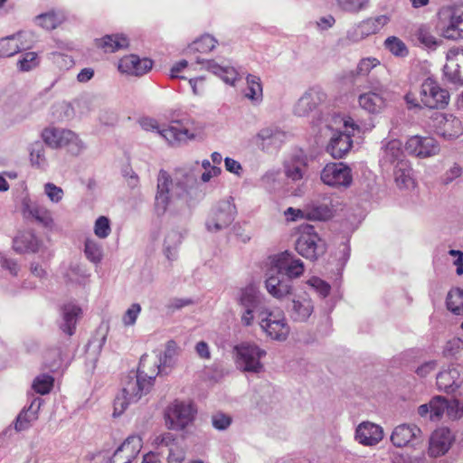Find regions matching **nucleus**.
<instances>
[{
    "instance_id": "nucleus-17",
    "label": "nucleus",
    "mask_w": 463,
    "mask_h": 463,
    "mask_svg": "<svg viewBox=\"0 0 463 463\" xmlns=\"http://www.w3.org/2000/svg\"><path fill=\"white\" fill-rule=\"evenodd\" d=\"M261 328L273 339L285 340L289 333L285 316L282 312H269L260 321Z\"/></svg>"
},
{
    "instance_id": "nucleus-46",
    "label": "nucleus",
    "mask_w": 463,
    "mask_h": 463,
    "mask_svg": "<svg viewBox=\"0 0 463 463\" xmlns=\"http://www.w3.org/2000/svg\"><path fill=\"white\" fill-rule=\"evenodd\" d=\"M54 378L48 374L37 376L33 383V389L42 395L48 393L53 386Z\"/></svg>"
},
{
    "instance_id": "nucleus-47",
    "label": "nucleus",
    "mask_w": 463,
    "mask_h": 463,
    "mask_svg": "<svg viewBox=\"0 0 463 463\" xmlns=\"http://www.w3.org/2000/svg\"><path fill=\"white\" fill-rule=\"evenodd\" d=\"M216 43L217 42L213 36L206 34L194 41L191 48L198 52H209L214 49Z\"/></svg>"
},
{
    "instance_id": "nucleus-20",
    "label": "nucleus",
    "mask_w": 463,
    "mask_h": 463,
    "mask_svg": "<svg viewBox=\"0 0 463 463\" xmlns=\"http://www.w3.org/2000/svg\"><path fill=\"white\" fill-rule=\"evenodd\" d=\"M143 442L139 436H129L114 452L110 463H130L139 453Z\"/></svg>"
},
{
    "instance_id": "nucleus-24",
    "label": "nucleus",
    "mask_w": 463,
    "mask_h": 463,
    "mask_svg": "<svg viewBox=\"0 0 463 463\" xmlns=\"http://www.w3.org/2000/svg\"><path fill=\"white\" fill-rule=\"evenodd\" d=\"M383 92L382 87H377L373 90L361 94L358 98L360 107L372 114L381 112L386 106Z\"/></svg>"
},
{
    "instance_id": "nucleus-59",
    "label": "nucleus",
    "mask_w": 463,
    "mask_h": 463,
    "mask_svg": "<svg viewBox=\"0 0 463 463\" xmlns=\"http://www.w3.org/2000/svg\"><path fill=\"white\" fill-rule=\"evenodd\" d=\"M189 84L191 85L193 92L195 95L203 93V91L205 90L203 77H197V78L190 79Z\"/></svg>"
},
{
    "instance_id": "nucleus-44",
    "label": "nucleus",
    "mask_w": 463,
    "mask_h": 463,
    "mask_svg": "<svg viewBox=\"0 0 463 463\" xmlns=\"http://www.w3.org/2000/svg\"><path fill=\"white\" fill-rule=\"evenodd\" d=\"M447 410H449L448 401L439 396L434 397L430 400V419L431 420H439Z\"/></svg>"
},
{
    "instance_id": "nucleus-41",
    "label": "nucleus",
    "mask_w": 463,
    "mask_h": 463,
    "mask_svg": "<svg viewBox=\"0 0 463 463\" xmlns=\"http://www.w3.org/2000/svg\"><path fill=\"white\" fill-rule=\"evenodd\" d=\"M384 47L393 55L398 57H405L409 51L406 44L396 36H390L384 41Z\"/></svg>"
},
{
    "instance_id": "nucleus-31",
    "label": "nucleus",
    "mask_w": 463,
    "mask_h": 463,
    "mask_svg": "<svg viewBox=\"0 0 463 463\" xmlns=\"http://www.w3.org/2000/svg\"><path fill=\"white\" fill-rule=\"evenodd\" d=\"M81 148L82 143L74 132L67 129L60 132V149H65L71 155H78Z\"/></svg>"
},
{
    "instance_id": "nucleus-8",
    "label": "nucleus",
    "mask_w": 463,
    "mask_h": 463,
    "mask_svg": "<svg viewBox=\"0 0 463 463\" xmlns=\"http://www.w3.org/2000/svg\"><path fill=\"white\" fill-rule=\"evenodd\" d=\"M320 179L333 188H347L353 182L351 168L344 163H328L321 171Z\"/></svg>"
},
{
    "instance_id": "nucleus-19",
    "label": "nucleus",
    "mask_w": 463,
    "mask_h": 463,
    "mask_svg": "<svg viewBox=\"0 0 463 463\" xmlns=\"http://www.w3.org/2000/svg\"><path fill=\"white\" fill-rule=\"evenodd\" d=\"M153 67V61L148 58H140L136 54L122 57L118 61V71L133 76H142Z\"/></svg>"
},
{
    "instance_id": "nucleus-39",
    "label": "nucleus",
    "mask_w": 463,
    "mask_h": 463,
    "mask_svg": "<svg viewBox=\"0 0 463 463\" xmlns=\"http://www.w3.org/2000/svg\"><path fill=\"white\" fill-rule=\"evenodd\" d=\"M245 96L251 100H260L262 99V85L259 77L248 75Z\"/></svg>"
},
{
    "instance_id": "nucleus-52",
    "label": "nucleus",
    "mask_w": 463,
    "mask_h": 463,
    "mask_svg": "<svg viewBox=\"0 0 463 463\" xmlns=\"http://www.w3.org/2000/svg\"><path fill=\"white\" fill-rule=\"evenodd\" d=\"M111 232L109 220L106 216H99L94 225V233L100 239L107 238Z\"/></svg>"
},
{
    "instance_id": "nucleus-40",
    "label": "nucleus",
    "mask_w": 463,
    "mask_h": 463,
    "mask_svg": "<svg viewBox=\"0 0 463 463\" xmlns=\"http://www.w3.org/2000/svg\"><path fill=\"white\" fill-rule=\"evenodd\" d=\"M109 333V326L106 324L99 325L95 330L94 335L88 343V349L93 346L98 353H100L103 345L106 343Z\"/></svg>"
},
{
    "instance_id": "nucleus-15",
    "label": "nucleus",
    "mask_w": 463,
    "mask_h": 463,
    "mask_svg": "<svg viewBox=\"0 0 463 463\" xmlns=\"http://www.w3.org/2000/svg\"><path fill=\"white\" fill-rule=\"evenodd\" d=\"M22 214L24 219L43 227H50L53 223L51 213L38 202L27 197L24 198L22 202Z\"/></svg>"
},
{
    "instance_id": "nucleus-12",
    "label": "nucleus",
    "mask_w": 463,
    "mask_h": 463,
    "mask_svg": "<svg viewBox=\"0 0 463 463\" xmlns=\"http://www.w3.org/2000/svg\"><path fill=\"white\" fill-rule=\"evenodd\" d=\"M433 121L435 132L444 139H456L463 134L460 119L451 114L436 113Z\"/></svg>"
},
{
    "instance_id": "nucleus-32",
    "label": "nucleus",
    "mask_w": 463,
    "mask_h": 463,
    "mask_svg": "<svg viewBox=\"0 0 463 463\" xmlns=\"http://www.w3.org/2000/svg\"><path fill=\"white\" fill-rule=\"evenodd\" d=\"M458 377L459 373L455 368L443 370L437 375V385L439 390L446 392H454L458 387Z\"/></svg>"
},
{
    "instance_id": "nucleus-4",
    "label": "nucleus",
    "mask_w": 463,
    "mask_h": 463,
    "mask_svg": "<svg viewBox=\"0 0 463 463\" xmlns=\"http://www.w3.org/2000/svg\"><path fill=\"white\" fill-rule=\"evenodd\" d=\"M441 35L448 40L463 39V5L443 6L439 11Z\"/></svg>"
},
{
    "instance_id": "nucleus-29",
    "label": "nucleus",
    "mask_w": 463,
    "mask_h": 463,
    "mask_svg": "<svg viewBox=\"0 0 463 463\" xmlns=\"http://www.w3.org/2000/svg\"><path fill=\"white\" fill-rule=\"evenodd\" d=\"M40 246V241L32 232H20L13 241V249L18 253H35Z\"/></svg>"
},
{
    "instance_id": "nucleus-5",
    "label": "nucleus",
    "mask_w": 463,
    "mask_h": 463,
    "mask_svg": "<svg viewBox=\"0 0 463 463\" xmlns=\"http://www.w3.org/2000/svg\"><path fill=\"white\" fill-rule=\"evenodd\" d=\"M344 127L345 131L334 133L326 146V152L334 158H343L352 148V137L360 132V127L350 117L344 120Z\"/></svg>"
},
{
    "instance_id": "nucleus-25",
    "label": "nucleus",
    "mask_w": 463,
    "mask_h": 463,
    "mask_svg": "<svg viewBox=\"0 0 463 463\" xmlns=\"http://www.w3.org/2000/svg\"><path fill=\"white\" fill-rule=\"evenodd\" d=\"M355 439L363 445H375L383 439V430L374 423L363 422L356 429Z\"/></svg>"
},
{
    "instance_id": "nucleus-64",
    "label": "nucleus",
    "mask_w": 463,
    "mask_h": 463,
    "mask_svg": "<svg viewBox=\"0 0 463 463\" xmlns=\"http://www.w3.org/2000/svg\"><path fill=\"white\" fill-rule=\"evenodd\" d=\"M224 164H225V168L227 171L236 174V175H240V171L241 170V165L238 161H236L232 158H230V157H226L224 159Z\"/></svg>"
},
{
    "instance_id": "nucleus-11",
    "label": "nucleus",
    "mask_w": 463,
    "mask_h": 463,
    "mask_svg": "<svg viewBox=\"0 0 463 463\" xmlns=\"http://www.w3.org/2000/svg\"><path fill=\"white\" fill-rule=\"evenodd\" d=\"M235 205L230 201H222L213 208L206 221L210 232H218L229 226L234 220Z\"/></svg>"
},
{
    "instance_id": "nucleus-6",
    "label": "nucleus",
    "mask_w": 463,
    "mask_h": 463,
    "mask_svg": "<svg viewBox=\"0 0 463 463\" xmlns=\"http://www.w3.org/2000/svg\"><path fill=\"white\" fill-rule=\"evenodd\" d=\"M195 412L191 402L175 400L165 411V425L169 430H184L194 420Z\"/></svg>"
},
{
    "instance_id": "nucleus-60",
    "label": "nucleus",
    "mask_w": 463,
    "mask_h": 463,
    "mask_svg": "<svg viewBox=\"0 0 463 463\" xmlns=\"http://www.w3.org/2000/svg\"><path fill=\"white\" fill-rule=\"evenodd\" d=\"M449 255L456 257V260H454V265L457 267V274L462 275L463 274V252L457 250H450L449 251Z\"/></svg>"
},
{
    "instance_id": "nucleus-51",
    "label": "nucleus",
    "mask_w": 463,
    "mask_h": 463,
    "mask_svg": "<svg viewBox=\"0 0 463 463\" xmlns=\"http://www.w3.org/2000/svg\"><path fill=\"white\" fill-rule=\"evenodd\" d=\"M36 20L38 24L45 30H53L58 25V17L53 11L38 15Z\"/></svg>"
},
{
    "instance_id": "nucleus-21",
    "label": "nucleus",
    "mask_w": 463,
    "mask_h": 463,
    "mask_svg": "<svg viewBox=\"0 0 463 463\" xmlns=\"http://www.w3.org/2000/svg\"><path fill=\"white\" fill-rule=\"evenodd\" d=\"M82 316V308L78 304L73 302L64 304L61 307L60 329L68 336L73 335Z\"/></svg>"
},
{
    "instance_id": "nucleus-45",
    "label": "nucleus",
    "mask_w": 463,
    "mask_h": 463,
    "mask_svg": "<svg viewBox=\"0 0 463 463\" xmlns=\"http://www.w3.org/2000/svg\"><path fill=\"white\" fill-rule=\"evenodd\" d=\"M33 404L29 407L28 410L21 411L14 424V428L17 431H23L27 430L31 422L37 419L36 412L31 411Z\"/></svg>"
},
{
    "instance_id": "nucleus-30",
    "label": "nucleus",
    "mask_w": 463,
    "mask_h": 463,
    "mask_svg": "<svg viewBox=\"0 0 463 463\" xmlns=\"http://www.w3.org/2000/svg\"><path fill=\"white\" fill-rule=\"evenodd\" d=\"M307 169V160L301 156H294L284 165L285 175L294 182L302 180Z\"/></svg>"
},
{
    "instance_id": "nucleus-43",
    "label": "nucleus",
    "mask_w": 463,
    "mask_h": 463,
    "mask_svg": "<svg viewBox=\"0 0 463 463\" xmlns=\"http://www.w3.org/2000/svg\"><path fill=\"white\" fill-rule=\"evenodd\" d=\"M84 253L86 258L93 263H99L102 259L101 246L92 239L85 241Z\"/></svg>"
},
{
    "instance_id": "nucleus-18",
    "label": "nucleus",
    "mask_w": 463,
    "mask_h": 463,
    "mask_svg": "<svg viewBox=\"0 0 463 463\" xmlns=\"http://www.w3.org/2000/svg\"><path fill=\"white\" fill-rule=\"evenodd\" d=\"M454 441V436L447 428H439L432 432L429 441L428 454L431 458L445 455Z\"/></svg>"
},
{
    "instance_id": "nucleus-54",
    "label": "nucleus",
    "mask_w": 463,
    "mask_h": 463,
    "mask_svg": "<svg viewBox=\"0 0 463 463\" xmlns=\"http://www.w3.org/2000/svg\"><path fill=\"white\" fill-rule=\"evenodd\" d=\"M141 312V307L139 304L134 303L130 306V307L125 312L122 321L125 326H133L138 315Z\"/></svg>"
},
{
    "instance_id": "nucleus-55",
    "label": "nucleus",
    "mask_w": 463,
    "mask_h": 463,
    "mask_svg": "<svg viewBox=\"0 0 463 463\" xmlns=\"http://www.w3.org/2000/svg\"><path fill=\"white\" fill-rule=\"evenodd\" d=\"M307 284L314 288L317 292L323 298H326L330 292V286L317 277H312L307 280Z\"/></svg>"
},
{
    "instance_id": "nucleus-38",
    "label": "nucleus",
    "mask_w": 463,
    "mask_h": 463,
    "mask_svg": "<svg viewBox=\"0 0 463 463\" xmlns=\"http://www.w3.org/2000/svg\"><path fill=\"white\" fill-rule=\"evenodd\" d=\"M141 397L133 398L131 394L128 393L125 391V386L122 389L120 394L117 395L114 402H113V416L118 417L120 416L128 408V406L132 403L137 402Z\"/></svg>"
},
{
    "instance_id": "nucleus-34",
    "label": "nucleus",
    "mask_w": 463,
    "mask_h": 463,
    "mask_svg": "<svg viewBox=\"0 0 463 463\" xmlns=\"http://www.w3.org/2000/svg\"><path fill=\"white\" fill-rule=\"evenodd\" d=\"M205 68L231 85H233L238 79V73L232 67H223L213 61H207Z\"/></svg>"
},
{
    "instance_id": "nucleus-10",
    "label": "nucleus",
    "mask_w": 463,
    "mask_h": 463,
    "mask_svg": "<svg viewBox=\"0 0 463 463\" xmlns=\"http://www.w3.org/2000/svg\"><path fill=\"white\" fill-rule=\"evenodd\" d=\"M34 35L29 31H21L15 34L0 39V57H11L24 50L32 48Z\"/></svg>"
},
{
    "instance_id": "nucleus-13",
    "label": "nucleus",
    "mask_w": 463,
    "mask_h": 463,
    "mask_svg": "<svg viewBox=\"0 0 463 463\" xmlns=\"http://www.w3.org/2000/svg\"><path fill=\"white\" fill-rule=\"evenodd\" d=\"M271 265L278 273L284 272L288 279L299 278L305 270L304 263L301 260L296 259L295 256L288 250L277 254L271 259Z\"/></svg>"
},
{
    "instance_id": "nucleus-33",
    "label": "nucleus",
    "mask_w": 463,
    "mask_h": 463,
    "mask_svg": "<svg viewBox=\"0 0 463 463\" xmlns=\"http://www.w3.org/2000/svg\"><path fill=\"white\" fill-rule=\"evenodd\" d=\"M313 309L314 307L310 298L299 297L298 299L293 300L292 317L294 320L305 321L311 316Z\"/></svg>"
},
{
    "instance_id": "nucleus-36",
    "label": "nucleus",
    "mask_w": 463,
    "mask_h": 463,
    "mask_svg": "<svg viewBox=\"0 0 463 463\" xmlns=\"http://www.w3.org/2000/svg\"><path fill=\"white\" fill-rule=\"evenodd\" d=\"M394 180L400 187H409L413 184L411 178V168L407 161L401 160L397 163L394 169Z\"/></svg>"
},
{
    "instance_id": "nucleus-28",
    "label": "nucleus",
    "mask_w": 463,
    "mask_h": 463,
    "mask_svg": "<svg viewBox=\"0 0 463 463\" xmlns=\"http://www.w3.org/2000/svg\"><path fill=\"white\" fill-rule=\"evenodd\" d=\"M95 45L105 53L116 52L127 49L129 45L128 39L122 34H108L95 40Z\"/></svg>"
},
{
    "instance_id": "nucleus-26",
    "label": "nucleus",
    "mask_w": 463,
    "mask_h": 463,
    "mask_svg": "<svg viewBox=\"0 0 463 463\" xmlns=\"http://www.w3.org/2000/svg\"><path fill=\"white\" fill-rule=\"evenodd\" d=\"M389 22L390 17L385 14L367 18L357 24L355 34L364 38L378 33Z\"/></svg>"
},
{
    "instance_id": "nucleus-49",
    "label": "nucleus",
    "mask_w": 463,
    "mask_h": 463,
    "mask_svg": "<svg viewBox=\"0 0 463 463\" xmlns=\"http://www.w3.org/2000/svg\"><path fill=\"white\" fill-rule=\"evenodd\" d=\"M380 65V61L376 58H364L362 59L355 71L353 72L354 76H366L370 71Z\"/></svg>"
},
{
    "instance_id": "nucleus-61",
    "label": "nucleus",
    "mask_w": 463,
    "mask_h": 463,
    "mask_svg": "<svg viewBox=\"0 0 463 463\" xmlns=\"http://www.w3.org/2000/svg\"><path fill=\"white\" fill-rule=\"evenodd\" d=\"M1 266L4 269H8L10 271V273L13 274L14 276H16L18 274L19 267H18L17 263L13 260H10L7 258H2L1 259Z\"/></svg>"
},
{
    "instance_id": "nucleus-63",
    "label": "nucleus",
    "mask_w": 463,
    "mask_h": 463,
    "mask_svg": "<svg viewBox=\"0 0 463 463\" xmlns=\"http://www.w3.org/2000/svg\"><path fill=\"white\" fill-rule=\"evenodd\" d=\"M436 368V364L433 361L427 362L420 366H419L416 370V373L420 377H424L428 375L430 372L434 371Z\"/></svg>"
},
{
    "instance_id": "nucleus-14",
    "label": "nucleus",
    "mask_w": 463,
    "mask_h": 463,
    "mask_svg": "<svg viewBox=\"0 0 463 463\" xmlns=\"http://www.w3.org/2000/svg\"><path fill=\"white\" fill-rule=\"evenodd\" d=\"M405 150L410 155L420 158H426L437 155L439 151V145L432 137L416 135L407 140Z\"/></svg>"
},
{
    "instance_id": "nucleus-37",
    "label": "nucleus",
    "mask_w": 463,
    "mask_h": 463,
    "mask_svg": "<svg viewBox=\"0 0 463 463\" xmlns=\"http://www.w3.org/2000/svg\"><path fill=\"white\" fill-rule=\"evenodd\" d=\"M447 307L455 315H463V290L451 289L447 297Z\"/></svg>"
},
{
    "instance_id": "nucleus-9",
    "label": "nucleus",
    "mask_w": 463,
    "mask_h": 463,
    "mask_svg": "<svg viewBox=\"0 0 463 463\" xmlns=\"http://www.w3.org/2000/svg\"><path fill=\"white\" fill-rule=\"evenodd\" d=\"M236 352V362L243 367L244 371L259 373L262 369L260 359L266 352L258 345L249 343H242L234 347Z\"/></svg>"
},
{
    "instance_id": "nucleus-3",
    "label": "nucleus",
    "mask_w": 463,
    "mask_h": 463,
    "mask_svg": "<svg viewBox=\"0 0 463 463\" xmlns=\"http://www.w3.org/2000/svg\"><path fill=\"white\" fill-rule=\"evenodd\" d=\"M295 249L302 257L316 260L326 251V244L312 225H303L295 243Z\"/></svg>"
},
{
    "instance_id": "nucleus-42",
    "label": "nucleus",
    "mask_w": 463,
    "mask_h": 463,
    "mask_svg": "<svg viewBox=\"0 0 463 463\" xmlns=\"http://www.w3.org/2000/svg\"><path fill=\"white\" fill-rule=\"evenodd\" d=\"M415 36L421 44L428 48H435L439 44L436 37L431 33L430 28L427 25H420L417 29Z\"/></svg>"
},
{
    "instance_id": "nucleus-23",
    "label": "nucleus",
    "mask_w": 463,
    "mask_h": 463,
    "mask_svg": "<svg viewBox=\"0 0 463 463\" xmlns=\"http://www.w3.org/2000/svg\"><path fill=\"white\" fill-rule=\"evenodd\" d=\"M421 438V430L414 424H401L394 428L391 440L397 448L410 445Z\"/></svg>"
},
{
    "instance_id": "nucleus-58",
    "label": "nucleus",
    "mask_w": 463,
    "mask_h": 463,
    "mask_svg": "<svg viewBox=\"0 0 463 463\" xmlns=\"http://www.w3.org/2000/svg\"><path fill=\"white\" fill-rule=\"evenodd\" d=\"M43 139L51 147H58V132L55 128H47L43 131Z\"/></svg>"
},
{
    "instance_id": "nucleus-1",
    "label": "nucleus",
    "mask_w": 463,
    "mask_h": 463,
    "mask_svg": "<svg viewBox=\"0 0 463 463\" xmlns=\"http://www.w3.org/2000/svg\"><path fill=\"white\" fill-rule=\"evenodd\" d=\"M410 109L428 108L439 109L445 108L449 101V91L439 86L431 78H427L419 88L411 89L404 97Z\"/></svg>"
},
{
    "instance_id": "nucleus-2",
    "label": "nucleus",
    "mask_w": 463,
    "mask_h": 463,
    "mask_svg": "<svg viewBox=\"0 0 463 463\" xmlns=\"http://www.w3.org/2000/svg\"><path fill=\"white\" fill-rule=\"evenodd\" d=\"M160 358L144 354L141 356L137 375L125 384V391L135 399L150 392L154 380L160 372Z\"/></svg>"
},
{
    "instance_id": "nucleus-22",
    "label": "nucleus",
    "mask_w": 463,
    "mask_h": 463,
    "mask_svg": "<svg viewBox=\"0 0 463 463\" xmlns=\"http://www.w3.org/2000/svg\"><path fill=\"white\" fill-rule=\"evenodd\" d=\"M173 184L171 175L165 170H160L157 177V186L155 207L158 214H163L170 202V187Z\"/></svg>"
},
{
    "instance_id": "nucleus-50",
    "label": "nucleus",
    "mask_w": 463,
    "mask_h": 463,
    "mask_svg": "<svg viewBox=\"0 0 463 463\" xmlns=\"http://www.w3.org/2000/svg\"><path fill=\"white\" fill-rule=\"evenodd\" d=\"M39 64L36 52H26L17 62L18 69L21 71H29Z\"/></svg>"
},
{
    "instance_id": "nucleus-27",
    "label": "nucleus",
    "mask_w": 463,
    "mask_h": 463,
    "mask_svg": "<svg viewBox=\"0 0 463 463\" xmlns=\"http://www.w3.org/2000/svg\"><path fill=\"white\" fill-rule=\"evenodd\" d=\"M276 275L270 274L266 281V288L268 292L276 298H282L291 292L292 286L288 279L283 278V274L278 273Z\"/></svg>"
},
{
    "instance_id": "nucleus-16",
    "label": "nucleus",
    "mask_w": 463,
    "mask_h": 463,
    "mask_svg": "<svg viewBox=\"0 0 463 463\" xmlns=\"http://www.w3.org/2000/svg\"><path fill=\"white\" fill-rule=\"evenodd\" d=\"M444 74L452 83L463 85V49L450 48L447 53Z\"/></svg>"
},
{
    "instance_id": "nucleus-57",
    "label": "nucleus",
    "mask_w": 463,
    "mask_h": 463,
    "mask_svg": "<svg viewBox=\"0 0 463 463\" xmlns=\"http://www.w3.org/2000/svg\"><path fill=\"white\" fill-rule=\"evenodd\" d=\"M212 422L215 429L225 430L232 423V418L222 412H217L213 415Z\"/></svg>"
},
{
    "instance_id": "nucleus-53",
    "label": "nucleus",
    "mask_w": 463,
    "mask_h": 463,
    "mask_svg": "<svg viewBox=\"0 0 463 463\" xmlns=\"http://www.w3.org/2000/svg\"><path fill=\"white\" fill-rule=\"evenodd\" d=\"M240 303L244 307H255L257 305V295L255 288L252 286L247 287L241 291Z\"/></svg>"
},
{
    "instance_id": "nucleus-35",
    "label": "nucleus",
    "mask_w": 463,
    "mask_h": 463,
    "mask_svg": "<svg viewBox=\"0 0 463 463\" xmlns=\"http://www.w3.org/2000/svg\"><path fill=\"white\" fill-rule=\"evenodd\" d=\"M319 93L310 90L305 93L298 101L295 107V113L298 116H305L309 111L314 109L320 99Z\"/></svg>"
},
{
    "instance_id": "nucleus-48",
    "label": "nucleus",
    "mask_w": 463,
    "mask_h": 463,
    "mask_svg": "<svg viewBox=\"0 0 463 463\" xmlns=\"http://www.w3.org/2000/svg\"><path fill=\"white\" fill-rule=\"evenodd\" d=\"M338 7L345 12L358 13L368 5L369 0H335Z\"/></svg>"
},
{
    "instance_id": "nucleus-7",
    "label": "nucleus",
    "mask_w": 463,
    "mask_h": 463,
    "mask_svg": "<svg viewBox=\"0 0 463 463\" xmlns=\"http://www.w3.org/2000/svg\"><path fill=\"white\" fill-rule=\"evenodd\" d=\"M140 126L146 131L156 132L171 145H177L194 137V134H191L188 129L183 128L178 122L161 129L156 119L146 118L140 120Z\"/></svg>"
},
{
    "instance_id": "nucleus-56",
    "label": "nucleus",
    "mask_w": 463,
    "mask_h": 463,
    "mask_svg": "<svg viewBox=\"0 0 463 463\" xmlns=\"http://www.w3.org/2000/svg\"><path fill=\"white\" fill-rule=\"evenodd\" d=\"M30 159L33 165L38 166L42 165L44 163V150L40 143L33 145L30 151Z\"/></svg>"
},
{
    "instance_id": "nucleus-62",
    "label": "nucleus",
    "mask_w": 463,
    "mask_h": 463,
    "mask_svg": "<svg viewBox=\"0 0 463 463\" xmlns=\"http://www.w3.org/2000/svg\"><path fill=\"white\" fill-rule=\"evenodd\" d=\"M195 351L197 354L203 359H210L211 357L209 346L204 341H200L197 343L195 345Z\"/></svg>"
}]
</instances>
